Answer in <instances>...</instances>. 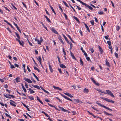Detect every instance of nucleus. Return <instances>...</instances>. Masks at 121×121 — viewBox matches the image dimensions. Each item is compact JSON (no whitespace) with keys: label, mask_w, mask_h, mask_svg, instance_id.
Listing matches in <instances>:
<instances>
[{"label":"nucleus","mask_w":121,"mask_h":121,"mask_svg":"<svg viewBox=\"0 0 121 121\" xmlns=\"http://www.w3.org/2000/svg\"><path fill=\"white\" fill-rule=\"evenodd\" d=\"M106 92H103V93L107 94L109 95L112 97H114V95H113L112 92L109 90H106Z\"/></svg>","instance_id":"nucleus-1"},{"label":"nucleus","mask_w":121,"mask_h":121,"mask_svg":"<svg viewBox=\"0 0 121 121\" xmlns=\"http://www.w3.org/2000/svg\"><path fill=\"white\" fill-rule=\"evenodd\" d=\"M95 103L97 104H98V105L100 106L101 107H103V108H105L108 110H109L111 111H112V110L111 109H110L109 108L107 107L106 106H105L104 105H102L100 103H99L98 102V101H97Z\"/></svg>","instance_id":"nucleus-2"},{"label":"nucleus","mask_w":121,"mask_h":121,"mask_svg":"<svg viewBox=\"0 0 121 121\" xmlns=\"http://www.w3.org/2000/svg\"><path fill=\"white\" fill-rule=\"evenodd\" d=\"M101 98L102 99L104 100H105L108 102H109L113 103H114L115 102L114 101L110 99L107 98L102 97Z\"/></svg>","instance_id":"nucleus-3"},{"label":"nucleus","mask_w":121,"mask_h":121,"mask_svg":"<svg viewBox=\"0 0 121 121\" xmlns=\"http://www.w3.org/2000/svg\"><path fill=\"white\" fill-rule=\"evenodd\" d=\"M10 104L12 106L15 107L16 106V103L13 100H10Z\"/></svg>","instance_id":"nucleus-4"},{"label":"nucleus","mask_w":121,"mask_h":121,"mask_svg":"<svg viewBox=\"0 0 121 121\" xmlns=\"http://www.w3.org/2000/svg\"><path fill=\"white\" fill-rule=\"evenodd\" d=\"M50 29L55 34L57 35L58 34V32L55 29L53 28H50Z\"/></svg>","instance_id":"nucleus-5"},{"label":"nucleus","mask_w":121,"mask_h":121,"mask_svg":"<svg viewBox=\"0 0 121 121\" xmlns=\"http://www.w3.org/2000/svg\"><path fill=\"white\" fill-rule=\"evenodd\" d=\"M16 41H18L20 45L23 46L24 44L23 43V42L22 41H21L19 39H18L17 38H16Z\"/></svg>","instance_id":"nucleus-6"},{"label":"nucleus","mask_w":121,"mask_h":121,"mask_svg":"<svg viewBox=\"0 0 121 121\" xmlns=\"http://www.w3.org/2000/svg\"><path fill=\"white\" fill-rule=\"evenodd\" d=\"M83 5L85 6L86 8H88L91 10H92L93 9L89 5L87 4L86 3H85Z\"/></svg>","instance_id":"nucleus-7"},{"label":"nucleus","mask_w":121,"mask_h":121,"mask_svg":"<svg viewBox=\"0 0 121 121\" xmlns=\"http://www.w3.org/2000/svg\"><path fill=\"white\" fill-rule=\"evenodd\" d=\"M90 79H91L92 81L93 82L95 85L98 86H99V84L98 83L96 82L94 80L93 78H91Z\"/></svg>","instance_id":"nucleus-8"},{"label":"nucleus","mask_w":121,"mask_h":121,"mask_svg":"<svg viewBox=\"0 0 121 121\" xmlns=\"http://www.w3.org/2000/svg\"><path fill=\"white\" fill-rule=\"evenodd\" d=\"M24 79L28 83H31L32 82V81L28 78H24Z\"/></svg>","instance_id":"nucleus-9"},{"label":"nucleus","mask_w":121,"mask_h":121,"mask_svg":"<svg viewBox=\"0 0 121 121\" xmlns=\"http://www.w3.org/2000/svg\"><path fill=\"white\" fill-rule=\"evenodd\" d=\"M40 40L38 39L37 41L38 44H41V43L43 41V40L41 37H40Z\"/></svg>","instance_id":"nucleus-10"},{"label":"nucleus","mask_w":121,"mask_h":121,"mask_svg":"<svg viewBox=\"0 0 121 121\" xmlns=\"http://www.w3.org/2000/svg\"><path fill=\"white\" fill-rule=\"evenodd\" d=\"M98 47L99 48V51L100 52L101 54H102L103 52V51L102 49L101 48V47L99 46H98Z\"/></svg>","instance_id":"nucleus-11"},{"label":"nucleus","mask_w":121,"mask_h":121,"mask_svg":"<svg viewBox=\"0 0 121 121\" xmlns=\"http://www.w3.org/2000/svg\"><path fill=\"white\" fill-rule=\"evenodd\" d=\"M104 113L106 115H110L111 116H112L113 115L112 114H111L107 112L106 111H104Z\"/></svg>","instance_id":"nucleus-12"},{"label":"nucleus","mask_w":121,"mask_h":121,"mask_svg":"<svg viewBox=\"0 0 121 121\" xmlns=\"http://www.w3.org/2000/svg\"><path fill=\"white\" fill-rule=\"evenodd\" d=\"M53 88L55 89L58 90L59 91H61L62 90V89L59 87H56L54 86H53Z\"/></svg>","instance_id":"nucleus-13"},{"label":"nucleus","mask_w":121,"mask_h":121,"mask_svg":"<svg viewBox=\"0 0 121 121\" xmlns=\"http://www.w3.org/2000/svg\"><path fill=\"white\" fill-rule=\"evenodd\" d=\"M105 62H106V65H107V66L109 67L110 66V65L109 64V62L108 61V60L107 59H106L105 60Z\"/></svg>","instance_id":"nucleus-14"},{"label":"nucleus","mask_w":121,"mask_h":121,"mask_svg":"<svg viewBox=\"0 0 121 121\" xmlns=\"http://www.w3.org/2000/svg\"><path fill=\"white\" fill-rule=\"evenodd\" d=\"M85 26V27L86 28L87 30L89 32H90V30H89V28L88 27V26L85 23H84V24Z\"/></svg>","instance_id":"nucleus-15"},{"label":"nucleus","mask_w":121,"mask_h":121,"mask_svg":"<svg viewBox=\"0 0 121 121\" xmlns=\"http://www.w3.org/2000/svg\"><path fill=\"white\" fill-rule=\"evenodd\" d=\"M32 74L33 75L34 77L38 81H39V80L38 77L35 75V74L33 73H32Z\"/></svg>","instance_id":"nucleus-16"},{"label":"nucleus","mask_w":121,"mask_h":121,"mask_svg":"<svg viewBox=\"0 0 121 121\" xmlns=\"http://www.w3.org/2000/svg\"><path fill=\"white\" fill-rule=\"evenodd\" d=\"M49 69L50 70V72L51 73H52L53 72L51 66V65H50V64H49Z\"/></svg>","instance_id":"nucleus-17"},{"label":"nucleus","mask_w":121,"mask_h":121,"mask_svg":"<svg viewBox=\"0 0 121 121\" xmlns=\"http://www.w3.org/2000/svg\"><path fill=\"white\" fill-rule=\"evenodd\" d=\"M83 92L85 93H87L89 92L88 89H87L85 88Z\"/></svg>","instance_id":"nucleus-18"},{"label":"nucleus","mask_w":121,"mask_h":121,"mask_svg":"<svg viewBox=\"0 0 121 121\" xmlns=\"http://www.w3.org/2000/svg\"><path fill=\"white\" fill-rule=\"evenodd\" d=\"M63 35L65 40L67 41V43H69V41H68V40L67 39V37L64 34H63Z\"/></svg>","instance_id":"nucleus-19"},{"label":"nucleus","mask_w":121,"mask_h":121,"mask_svg":"<svg viewBox=\"0 0 121 121\" xmlns=\"http://www.w3.org/2000/svg\"><path fill=\"white\" fill-rule=\"evenodd\" d=\"M37 59L40 63L41 64V57L40 56H39L38 57V58H37Z\"/></svg>","instance_id":"nucleus-20"},{"label":"nucleus","mask_w":121,"mask_h":121,"mask_svg":"<svg viewBox=\"0 0 121 121\" xmlns=\"http://www.w3.org/2000/svg\"><path fill=\"white\" fill-rule=\"evenodd\" d=\"M16 82H20V78L18 77H17L15 78V79Z\"/></svg>","instance_id":"nucleus-21"},{"label":"nucleus","mask_w":121,"mask_h":121,"mask_svg":"<svg viewBox=\"0 0 121 121\" xmlns=\"http://www.w3.org/2000/svg\"><path fill=\"white\" fill-rule=\"evenodd\" d=\"M29 91H30V94H33L35 92V91H33V90H32L31 88H29Z\"/></svg>","instance_id":"nucleus-22"},{"label":"nucleus","mask_w":121,"mask_h":121,"mask_svg":"<svg viewBox=\"0 0 121 121\" xmlns=\"http://www.w3.org/2000/svg\"><path fill=\"white\" fill-rule=\"evenodd\" d=\"M60 67L62 68H66V66L62 64H60Z\"/></svg>","instance_id":"nucleus-23"},{"label":"nucleus","mask_w":121,"mask_h":121,"mask_svg":"<svg viewBox=\"0 0 121 121\" xmlns=\"http://www.w3.org/2000/svg\"><path fill=\"white\" fill-rule=\"evenodd\" d=\"M32 86H33L35 88H37V89H40V88L38 86V85H32Z\"/></svg>","instance_id":"nucleus-24"},{"label":"nucleus","mask_w":121,"mask_h":121,"mask_svg":"<svg viewBox=\"0 0 121 121\" xmlns=\"http://www.w3.org/2000/svg\"><path fill=\"white\" fill-rule=\"evenodd\" d=\"M50 7L51 8V9L52 11V12L54 13V14H55V15H56V13L55 12L54 10L53 9V8L51 6H50Z\"/></svg>","instance_id":"nucleus-25"},{"label":"nucleus","mask_w":121,"mask_h":121,"mask_svg":"<svg viewBox=\"0 0 121 121\" xmlns=\"http://www.w3.org/2000/svg\"><path fill=\"white\" fill-rule=\"evenodd\" d=\"M68 43L70 45V49L71 50V49L72 48V43L71 42H69V43Z\"/></svg>","instance_id":"nucleus-26"},{"label":"nucleus","mask_w":121,"mask_h":121,"mask_svg":"<svg viewBox=\"0 0 121 121\" xmlns=\"http://www.w3.org/2000/svg\"><path fill=\"white\" fill-rule=\"evenodd\" d=\"M58 39L60 40V42L62 43V44H64V43L61 38L60 37H59V38Z\"/></svg>","instance_id":"nucleus-27"},{"label":"nucleus","mask_w":121,"mask_h":121,"mask_svg":"<svg viewBox=\"0 0 121 121\" xmlns=\"http://www.w3.org/2000/svg\"><path fill=\"white\" fill-rule=\"evenodd\" d=\"M45 17L46 18L47 21L50 22H51L50 20V19L46 16L45 15Z\"/></svg>","instance_id":"nucleus-28"},{"label":"nucleus","mask_w":121,"mask_h":121,"mask_svg":"<svg viewBox=\"0 0 121 121\" xmlns=\"http://www.w3.org/2000/svg\"><path fill=\"white\" fill-rule=\"evenodd\" d=\"M63 2L64 4L65 5V6L68 7L69 8V7L68 6L67 4L66 3V2L64 1H63Z\"/></svg>","instance_id":"nucleus-29"},{"label":"nucleus","mask_w":121,"mask_h":121,"mask_svg":"<svg viewBox=\"0 0 121 121\" xmlns=\"http://www.w3.org/2000/svg\"><path fill=\"white\" fill-rule=\"evenodd\" d=\"M80 63L81 65H83V62L82 61V59L81 57L80 58Z\"/></svg>","instance_id":"nucleus-30"},{"label":"nucleus","mask_w":121,"mask_h":121,"mask_svg":"<svg viewBox=\"0 0 121 121\" xmlns=\"http://www.w3.org/2000/svg\"><path fill=\"white\" fill-rule=\"evenodd\" d=\"M61 95L63 97L65 98V99H67V100H68L69 98L67 97L66 96H65L63 95H62V94H61Z\"/></svg>","instance_id":"nucleus-31"},{"label":"nucleus","mask_w":121,"mask_h":121,"mask_svg":"<svg viewBox=\"0 0 121 121\" xmlns=\"http://www.w3.org/2000/svg\"><path fill=\"white\" fill-rule=\"evenodd\" d=\"M13 23L14 24V25L16 26V27L17 28V29H18L19 28V27L17 25V24H16L14 22H13Z\"/></svg>","instance_id":"nucleus-32"},{"label":"nucleus","mask_w":121,"mask_h":121,"mask_svg":"<svg viewBox=\"0 0 121 121\" xmlns=\"http://www.w3.org/2000/svg\"><path fill=\"white\" fill-rule=\"evenodd\" d=\"M28 96L29 99L31 100H34V98L33 96Z\"/></svg>","instance_id":"nucleus-33"},{"label":"nucleus","mask_w":121,"mask_h":121,"mask_svg":"<svg viewBox=\"0 0 121 121\" xmlns=\"http://www.w3.org/2000/svg\"><path fill=\"white\" fill-rule=\"evenodd\" d=\"M34 68L35 70H37L39 72H40V70L39 69H38L37 68V67L35 66L34 67Z\"/></svg>","instance_id":"nucleus-34"},{"label":"nucleus","mask_w":121,"mask_h":121,"mask_svg":"<svg viewBox=\"0 0 121 121\" xmlns=\"http://www.w3.org/2000/svg\"><path fill=\"white\" fill-rule=\"evenodd\" d=\"M107 43L109 46H110L111 44V42L110 41H107Z\"/></svg>","instance_id":"nucleus-35"},{"label":"nucleus","mask_w":121,"mask_h":121,"mask_svg":"<svg viewBox=\"0 0 121 121\" xmlns=\"http://www.w3.org/2000/svg\"><path fill=\"white\" fill-rule=\"evenodd\" d=\"M15 34L16 35V36L17 38L19 39H20V36H19V35L18 34H17L16 32H15Z\"/></svg>","instance_id":"nucleus-36"},{"label":"nucleus","mask_w":121,"mask_h":121,"mask_svg":"<svg viewBox=\"0 0 121 121\" xmlns=\"http://www.w3.org/2000/svg\"><path fill=\"white\" fill-rule=\"evenodd\" d=\"M77 1L80 2V3L81 4H82L83 5L85 3H83V2H82V1H81V0H76Z\"/></svg>","instance_id":"nucleus-37"},{"label":"nucleus","mask_w":121,"mask_h":121,"mask_svg":"<svg viewBox=\"0 0 121 121\" xmlns=\"http://www.w3.org/2000/svg\"><path fill=\"white\" fill-rule=\"evenodd\" d=\"M68 37L69 38V39H70V40L73 43V40H72L70 36L69 35H67Z\"/></svg>","instance_id":"nucleus-38"},{"label":"nucleus","mask_w":121,"mask_h":121,"mask_svg":"<svg viewBox=\"0 0 121 121\" xmlns=\"http://www.w3.org/2000/svg\"><path fill=\"white\" fill-rule=\"evenodd\" d=\"M115 56L117 58H118V54L116 52H115L114 53Z\"/></svg>","instance_id":"nucleus-39"},{"label":"nucleus","mask_w":121,"mask_h":121,"mask_svg":"<svg viewBox=\"0 0 121 121\" xmlns=\"http://www.w3.org/2000/svg\"><path fill=\"white\" fill-rule=\"evenodd\" d=\"M90 22L91 23V24L92 25H94V21L93 20H92L90 21Z\"/></svg>","instance_id":"nucleus-40"},{"label":"nucleus","mask_w":121,"mask_h":121,"mask_svg":"<svg viewBox=\"0 0 121 121\" xmlns=\"http://www.w3.org/2000/svg\"><path fill=\"white\" fill-rule=\"evenodd\" d=\"M73 18L74 19H75L76 21H77L78 22H79V20H78V19L77 17L75 16H74L73 17Z\"/></svg>","instance_id":"nucleus-41"},{"label":"nucleus","mask_w":121,"mask_h":121,"mask_svg":"<svg viewBox=\"0 0 121 121\" xmlns=\"http://www.w3.org/2000/svg\"><path fill=\"white\" fill-rule=\"evenodd\" d=\"M22 3L23 4L24 6L25 7L26 9H27V7L26 5L23 2H22Z\"/></svg>","instance_id":"nucleus-42"},{"label":"nucleus","mask_w":121,"mask_h":121,"mask_svg":"<svg viewBox=\"0 0 121 121\" xmlns=\"http://www.w3.org/2000/svg\"><path fill=\"white\" fill-rule=\"evenodd\" d=\"M11 5L13 7L14 9H15L16 10L17 9V8L13 4H11Z\"/></svg>","instance_id":"nucleus-43"},{"label":"nucleus","mask_w":121,"mask_h":121,"mask_svg":"<svg viewBox=\"0 0 121 121\" xmlns=\"http://www.w3.org/2000/svg\"><path fill=\"white\" fill-rule=\"evenodd\" d=\"M63 53H64V55H66V52L64 50V48H63Z\"/></svg>","instance_id":"nucleus-44"},{"label":"nucleus","mask_w":121,"mask_h":121,"mask_svg":"<svg viewBox=\"0 0 121 121\" xmlns=\"http://www.w3.org/2000/svg\"><path fill=\"white\" fill-rule=\"evenodd\" d=\"M22 88L24 92L25 93H26V90L25 88V87H23Z\"/></svg>","instance_id":"nucleus-45"},{"label":"nucleus","mask_w":121,"mask_h":121,"mask_svg":"<svg viewBox=\"0 0 121 121\" xmlns=\"http://www.w3.org/2000/svg\"><path fill=\"white\" fill-rule=\"evenodd\" d=\"M43 91L46 93H47L48 94H49V93L48 92V91H47L46 90H45V89L43 90Z\"/></svg>","instance_id":"nucleus-46"},{"label":"nucleus","mask_w":121,"mask_h":121,"mask_svg":"<svg viewBox=\"0 0 121 121\" xmlns=\"http://www.w3.org/2000/svg\"><path fill=\"white\" fill-rule=\"evenodd\" d=\"M61 110L65 112H67L68 111V110L64 109L63 108H62Z\"/></svg>","instance_id":"nucleus-47"},{"label":"nucleus","mask_w":121,"mask_h":121,"mask_svg":"<svg viewBox=\"0 0 121 121\" xmlns=\"http://www.w3.org/2000/svg\"><path fill=\"white\" fill-rule=\"evenodd\" d=\"M58 70L60 73H62V72L60 69L58 68Z\"/></svg>","instance_id":"nucleus-48"},{"label":"nucleus","mask_w":121,"mask_h":121,"mask_svg":"<svg viewBox=\"0 0 121 121\" xmlns=\"http://www.w3.org/2000/svg\"><path fill=\"white\" fill-rule=\"evenodd\" d=\"M76 6L77 7L78 9L79 10H80L81 9V8L79 6H78L77 5H76Z\"/></svg>","instance_id":"nucleus-49"},{"label":"nucleus","mask_w":121,"mask_h":121,"mask_svg":"<svg viewBox=\"0 0 121 121\" xmlns=\"http://www.w3.org/2000/svg\"><path fill=\"white\" fill-rule=\"evenodd\" d=\"M92 107L93 109L95 110H97L98 109L95 108V107H94L93 106H92Z\"/></svg>","instance_id":"nucleus-50"},{"label":"nucleus","mask_w":121,"mask_h":121,"mask_svg":"<svg viewBox=\"0 0 121 121\" xmlns=\"http://www.w3.org/2000/svg\"><path fill=\"white\" fill-rule=\"evenodd\" d=\"M5 115L6 117H8L10 118H11V117L7 113H5Z\"/></svg>","instance_id":"nucleus-51"},{"label":"nucleus","mask_w":121,"mask_h":121,"mask_svg":"<svg viewBox=\"0 0 121 121\" xmlns=\"http://www.w3.org/2000/svg\"><path fill=\"white\" fill-rule=\"evenodd\" d=\"M98 13L99 14L101 15L103 13V12H102V11H100L99 12H98Z\"/></svg>","instance_id":"nucleus-52"},{"label":"nucleus","mask_w":121,"mask_h":121,"mask_svg":"<svg viewBox=\"0 0 121 121\" xmlns=\"http://www.w3.org/2000/svg\"><path fill=\"white\" fill-rule=\"evenodd\" d=\"M8 95L9 96H11L12 98H14L15 97V96L12 95Z\"/></svg>","instance_id":"nucleus-53"},{"label":"nucleus","mask_w":121,"mask_h":121,"mask_svg":"<svg viewBox=\"0 0 121 121\" xmlns=\"http://www.w3.org/2000/svg\"><path fill=\"white\" fill-rule=\"evenodd\" d=\"M87 60L88 61H89L90 60V58L89 57L87 56L86 57Z\"/></svg>","instance_id":"nucleus-54"},{"label":"nucleus","mask_w":121,"mask_h":121,"mask_svg":"<svg viewBox=\"0 0 121 121\" xmlns=\"http://www.w3.org/2000/svg\"><path fill=\"white\" fill-rule=\"evenodd\" d=\"M74 100L77 103H79V100L78 99H74Z\"/></svg>","instance_id":"nucleus-55"},{"label":"nucleus","mask_w":121,"mask_h":121,"mask_svg":"<svg viewBox=\"0 0 121 121\" xmlns=\"http://www.w3.org/2000/svg\"><path fill=\"white\" fill-rule=\"evenodd\" d=\"M27 69L28 71L29 72H30L31 71L30 69L29 68V67L28 66H27Z\"/></svg>","instance_id":"nucleus-56"},{"label":"nucleus","mask_w":121,"mask_h":121,"mask_svg":"<svg viewBox=\"0 0 121 121\" xmlns=\"http://www.w3.org/2000/svg\"><path fill=\"white\" fill-rule=\"evenodd\" d=\"M90 51L92 53H93L94 52V50L92 48H91Z\"/></svg>","instance_id":"nucleus-57"},{"label":"nucleus","mask_w":121,"mask_h":121,"mask_svg":"<svg viewBox=\"0 0 121 121\" xmlns=\"http://www.w3.org/2000/svg\"><path fill=\"white\" fill-rule=\"evenodd\" d=\"M25 86L26 88H28V85L27 84H26V82L25 83Z\"/></svg>","instance_id":"nucleus-58"},{"label":"nucleus","mask_w":121,"mask_h":121,"mask_svg":"<svg viewBox=\"0 0 121 121\" xmlns=\"http://www.w3.org/2000/svg\"><path fill=\"white\" fill-rule=\"evenodd\" d=\"M10 65H11L10 68H11V69H13V68H15V67H14V66L12 64Z\"/></svg>","instance_id":"nucleus-59"},{"label":"nucleus","mask_w":121,"mask_h":121,"mask_svg":"<svg viewBox=\"0 0 121 121\" xmlns=\"http://www.w3.org/2000/svg\"><path fill=\"white\" fill-rule=\"evenodd\" d=\"M59 8L60 9V10H61V12L62 13L63 12V10H62V9L61 8V7L60 6H59Z\"/></svg>","instance_id":"nucleus-60"},{"label":"nucleus","mask_w":121,"mask_h":121,"mask_svg":"<svg viewBox=\"0 0 121 121\" xmlns=\"http://www.w3.org/2000/svg\"><path fill=\"white\" fill-rule=\"evenodd\" d=\"M4 87L6 88H7L8 87V86L7 84H6L4 86Z\"/></svg>","instance_id":"nucleus-61"},{"label":"nucleus","mask_w":121,"mask_h":121,"mask_svg":"<svg viewBox=\"0 0 121 121\" xmlns=\"http://www.w3.org/2000/svg\"><path fill=\"white\" fill-rule=\"evenodd\" d=\"M120 29V28L119 26H117L116 28V30L117 31H118L119 30V29Z\"/></svg>","instance_id":"nucleus-62"},{"label":"nucleus","mask_w":121,"mask_h":121,"mask_svg":"<svg viewBox=\"0 0 121 121\" xmlns=\"http://www.w3.org/2000/svg\"><path fill=\"white\" fill-rule=\"evenodd\" d=\"M9 31V32L11 33L12 32L11 31L10 29L9 28H6Z\"/></svg>","instance_id":"nucleus-63"},{"label":"nucleus","mask_w":121,"mask_h":121,"mask_svg":"<svg viewBox=\"0 0 121 121\" xmlns=\"http://www.w3.org/2000/svg\"><path fill=\"white\" fill-rule=\"evenodd\" d=\"M44 100L45 101L47 102H50V101L48 99H44Z\"/></svg>","instance_id":"nucleus-64"}]
</instances>
